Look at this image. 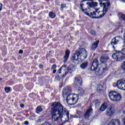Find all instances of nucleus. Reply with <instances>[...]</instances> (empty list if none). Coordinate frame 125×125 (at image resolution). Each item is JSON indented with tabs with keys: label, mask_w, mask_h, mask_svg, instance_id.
Wrapping results in <instances>:
<instances>
[{
	"label": "nucleus",
	"mask_w": 125,
	"mask_h": 125,
	"mask_svg": "<svg viewBox=\"0 0 125 125\" xmlns=\"http://www.w3.org/2000/svg\"><path fill=\"white\" fill-rule=\"evenodd\" d=\"M121 68L123 71H125V61L123 62Z\"/></svg>",
	"instance_id": "393cba45"
},
{
	"label": "nucleus",
	"mask_w": 125,
	"mask_h": 125,
	"mask_svg": "<svg viewBox=\"0 0 125 125\" xmlns=\"http://www.w3.org/2000/svg\"><path fill=\"white\" fill-rule=\"evenodd\" d=\"M101 88H102V86H101Z\"/></svg>",
	"instance_id": "ea45409f"
},
{
	"label": "nucleus",
	"mask_w": 125,
	"mask_h": 125,
	"mask_svg": "<svg viewBox=\"0 0 125 125\" xmlns=\"http://www.w3.org/2000/svg\"><path fill=\"white\" fill-rule=\"evenodd\" d=\"M82 83H83V81H82V78L80 76H77L75 78L74 83L76 87L82 85Z\"/></svg>",
	"instance_id": "9b49d317"
},
{
	"label": "nucleus",
	"mask_w": 125,
	"mask_h": 125,
	"mask_svg": "<svg viewBox=\"0 0 125 125\" xmlns=\"http://www.w3.org/2000/svg\"><path fill=\"white\" fill-rule=\"evenodd\" d=\"M53 73V74H55L56 73V70L54 69Z\"/></svg>",
	"instance_id": "72a5a7b5"
},
{
	"label": "nucleus",
	"mask_w": 125,
	"mask_h": 125,
	"mask_svg": "<svg viewBox=\"0 0 125 125\" xmlns=\"http://www.w3.org/2000/svg\"><path fill=\"white\" fill-rule=\"evenodd\" d=\"M81 91L82 93H83V92H84L83 90V89Z\"/></svg>",
	"instance_id": "e433bc0d"
},
{
	"label": "nucleus",
	"mask_w": 125,
	"mask_h": 125,
	"mask_svg": "<svg viewBox=\"0 0 125 125\" xmlns=\"http://www.w3.org/2000/svg\"><path fill=\"white\" fill-rule=\"evenodd\" d=\"M118 125H121V122L119 119H113L109 123L108 125H116V124Z\"/></svg>",
	"instance_id": "dca6fc26"
},
{
	"label": "nucleus",
	"mask_w": 125,
	"mask_h": 125,
	"mask_svg": "<svg viewBox=\"0 0 125 125\" xmlns=\"http://www.w3.org/2000/svg\"><path fill=\"white\" fill-rule=\"evenodd\" d=\"M4 90L6 93H9V92L11 91V90H10V87H6L4 88Z\"/></svg>",
	"instance_id": "b1692460"
},
{
	"label": "nucleus",
	"mask_w": 125,
	"mask_h": 125,
	"mask_svg": "<svg viewBox=\"0 0 125 125\" xmlns=\"http://www.w3.org/2000/svg\"><path fill=\"white\" fill-rule=\"evenodd\" d=\"M39 68H40V69H43V66H42V65L40 64V65H39Z\"/></svg>",
	"instance_id": "c85d7f7f"
},
{
	"label": "nucleus",
	"mask_w": 125,
	"mask_h": 125,
	"mask_svg": "<svg viewBox=\"0 0 125 125\" xmlns=\"http://www.w3.org/2000/svg\"><path fill=\"white\" fill-rule=\"evenodd\" d=\"M66 70H67V71H71L72 70V69L70 68H67L66 67V65H62L60 69H59L58 70V74H61V73H62V77H65L66 75H67V72H66Z\"/></svg>",
	"instance_id": "6e6552de"
},
{
	"label": "nucleus",
	"mask_w": 125,
	"mask_h": 125,
	"mask_svg": "<svg viewBox=\"0 0 125 125\" xmlns=\"http://www.w3.org/2000/svg\"><path fill=\"white\" fill-rule=\"evenodd\" d=\"M76 52H77V54L82 58L83 61V60L85 59L86 56H87V53L85 49L80 48L79 50L76 51Z\"/></svg>",
	"instance_id": "0eeeda50"
},
{
	"label": "nucleus",
	"mask_w": 125,
	"mask_h": 125,
	"mask_svg": "<svg viewBox=\"0 0 125 125\" xmlns=\"http://www.w3.org/2000/svg\"><path fill=\"white\" fill-rule=\"evenodd\" d=\"M91 113H92V108L90 107L85 112L84 117L86 119H88L89 116H90Z\"/></svg>",
	"instance_id": "a211bd4d"
},
{
	"label": "nucleus",
	"mask_w": 125,
	"mask_h": 125,
	"mask_svg": "<svg viewBox=\"0 0 125 125\" xmlns=\"http://www.w3.org/2000/svg\"><path fill=\"white\" fill-rule=\"evenodd\" d=\"M109 97L112 101H120L122 99V96L117 92L111 91L109 93Z\"/></svg>",
	"instance_id": "39448f33"
},
{
	"label": "nucleus",
	"mask_w": 125,
	"mask_h": 125,
	"mask_svg": "<svg viewBox=\"0 0 125 125\" xmlns=\"http://www.w3.org/2000/svg\"><path fill=\"white\" fill-rule=\"evenodd\" d=\"M98 60L95 59L91 67V71H95V74L97 76H101L104 72L108 71V65L107 64L103 63L102 66L99 67Z\"/></svg>",
	"instance_id": "20e7f679"
},
{
	"label": "nucleus",
	"mask_w": 125,
	"mask_h": 125,
	"mask_svg": "<svg viewBox=\"0 0 125 125\" xmlns=\"http://www.w3.org/2000/svg\"><path fill=\"white\" fill-rule=\"evenodd\" d=\"M66 7V4H61V8H65Z\"/></svg>",
	"instance_id": "cd10ccee"
},
{
	"label": "nucleus",
	"mask_w": 125,
	"mask_h": 125,
	"mask_svg": "<svg viewBox=\"0 0 125 125\" xmlns=\"http://www.w3.org/2000/svg\"><path fill=\"white\" fill-rule=\"evenodd\" d=\"M108 60H109V57H108V56H107V55L105 54V55H103L101 57L100 61V62H102V65H103V64H106L105 63H106V62H107Z\"/></svg>",
	"instance_id": "ddd939ff"
},
{
	"label": "nucleus",
	"mask_w": 125,
	"mask_h": 125,
	"mask_svg": "<svg viewBox=\"0 0 125 125\" xmlns=\"http://www.w3.org/2000/svg\"><path fill=\"white\" fill-rule=\"evenodd\" d=\"M0 10H1V8H2V4H0Z\"/></svg>",
	"instance_id": "2f4dec72"
},
{
	"label": "nucleus",
	"mask_w": 125,
	"mask_h": 125,
	"mask_svg": "<svg viewBox=\"0 0 125 125\" xmlns=\"http://www.w3.org/2000/svg\"><path fill=\"white\" fill-rule=\"evenodd\" d=\"M20 106L21 108H23V107H24V104H21Z\"/></svg>",
	"instance_id": "f704fd0d"
},
{
	"label": "nucleus",
	"mask_w": 125,
	"mask_h": 125,
	"mask_svg": "<svg viewBox=\"0 0 125 125\" xmlns=\"http://www.w3.org/2000/svg\"><path fill=\"white\" fill-rule=\"evenodd\" d=\"M121 41H123V39L121 37H117L112 39L111 43L112 45H115L118 44L119 42H121Z\"/></svg>",
	"instance_id": "f8f14e48"
},
{
	"label": "nucleus",
	"mask_w": 125,
	"mask_h": 125,
	"mask_svg": "<svg viewBox=\"0 0 125 125\" xmlns=\"http://www.w3.org/2000/svg\"><path fill=\"white\" fill-rule=\"evenodd\" d=\"M74 68H75V67H74V66H73V67H72V69H74Z\"/></svg>",
	"instance_id": "58836bf2"
},
{
	"label": "nucleus",
	"mask_w": 125,
	"mask_h": 125,
	"mask_svg": "<svg viewBox=\"0 0 125 125\" xmlns=\"http://www.w3.org/2000/svg\"><path fill=\"white\" fill-rule=\"evenodd\" d=\"M122 1H123V2H125V0H121Z\"/></svg>",
	"instance_id": "4c0bfd02"
},
{
	"label": "nucleus",
	"mask_w": 125,
	"mask_h": 125,
	"mask_svg": "<svg viewBox=\"0 0 125 125\" xmlns=\"http://www.w3.org/2000/svg\"><path fill=\"white\" fill-rule=\"evenodd\" d=\"M112 58L116 61H123L125 59V54L121 52L115 53L112 55Z\"/></svg>",
	"instance_id": "423d86ee"
},
{
	"label": "nucleus",
	"mask_w": 125,
	"mask_h": 125,
	"mask_svg": "<svg viewBox=\"0 0 125 125\" xmlns=\"http://www.w3.org/2000/svg\"><path fill=\"white\" fill-rule=\"evenodd\" d=\"M88 1H89V0H87Z\"/></svg>",
	"instance_id": "a19ab883"
},
{
	"label": "nucleus",
	"mask_w": 125,
	"mask_h": 125,
	"mask_svg": "<svg viewBox=\"0 0 125 125\" xmlns=\"http://www.w3.org/2000/svg\"><path fill=\"white\" fill-rule=\"evenodd\" d=\"M97 90H102V89H100V87L97 88Z\"/></svg>",
	"instance_id": "473e14b6"
},
{
	"label": "nucleus",
	"mask_w": 125,
	"mask_h": 125,
	"mask_svg": "<svg viewBox=\"0 0 125 125\" xmlns=\"http://www.w3.org/2000/svg\"><path fill=\"white\" fill-rule=\"evenodd\" d=\"M115 113V109L114 107H111L109 108H108L106 111V114L107 116H113Z\"/></svg>",
	"instance_id": "2eb2a0df"
},
{
	"label": "nucleus",
	"mask_w": 125,
	"mask_h": 125,
	"mask_svg": "<svg viewBox=\"0 0 125 125\" xmlns=\"http://www.w3.org/2000/svg\"><path fill=\"white\" fill-rule=\"evenodd\" d=\"M117 86L122 90H125V80H121L117 82Z\"/></svg>",
	"instance_id": "9d476101"
},
{
	"label": "nucleus",
	"mask_w": 125,
	"mask_h": 125,
	"mask_svg": "<svg viewBox=\"0 0 125 125\" xmlns=\"http://www.w3.org/2000/svg\"><path fill=\"white\" fill-rule=\"evenodd\" d=\"M81 57L79 55L77 54V52L76 51L74 56H72L71 60L75 63L76 64H79L80 62L83 61V58Z\"/></svg>",
	"instance_id": "1a4fd4ad"
},
{
	"label": "nucleus",
	"mask_w": 125,
	"mask_h": 125,
	"mask_svg": "<svg viewBox=\"0 0 125 125\" xmlns=\"http://www.w3.org/2000/svg\"><path fill=\"white\" fill-rule=\"evenodd\" d=\"M56 67H57L56 65L54 64L52 66V67H51V70H54V69H56Z\"/></svg>",
	"instance_id": "bb28decb"
},
{
	"label": "nucleus",
	"mask_w": 125,
	"mask_h": 125,
	"mask_svg": "<svg viewBox=\"0 0 125 125\" xmlns=\"http://www.w3.org/2000/svg\"><path fill=\"white\" fill-rule=\"evenodd\" d=\"M49 16L52 19H54V18H55L56 15H55V14H54V13H53V12H50L49 13Z\"/></svg>",
	"instance_id": "4be33fe9"
},
{
	"label": "nucleus",
	"mask_w": 125,
	"mask_h": 125,
	"mask_svg": "<svg viewBox=\"0 0 125 125\" xmlns=\"http://www.w3.org/2000/svg\"><path fill=\"white\" fill-rule=\"evenodd\" d=\"M41 112H42V106H38L36 108V113L37 114H40Z\"/></svg>",
	"instance_id": "5701e85b"
},
{
	"label": "nucleus",
	"mask_w": 125,
	"mask_h": 125,
	"mask_svg": "<svg viewBox=\"0 0 125 125\" xmlns=\"http://www.w3.org/2000/svg\"><path fill=\"white\" fill-rule=\"evenodd\" d=\"M99 43V40L96 41L94 43L92 44V47L91 48V50L94 51L95 49L97 48L98 46V44Z\"/></svg>",
	"instance_id": "6ab92c4d"
},
{
	"label": "nucleus",
	"mask_w": 125,
	"mask_h": 125,
	"mask_svg": "<svg viewBox=\"0 0 125 125\" xmlns=\"http://www.w3.org/2000/svg\"><path fill=\"white\" fill-rule=\"evenodd\" d=\"M24 124H25V125H29V122H28V121H25V122H24Z\"/></svg>",
	"instance_id": "c756f323"
},
{
	"label": "nucleus",
	"mask_w": 125,
	"mask_h": 125,
	"mask_svg": "<svg viewBox=\"0 0 125 125\" xmlns=\"http://www.w3.org/2000/svg\"><path fill=\"white\" fill-rule=\"evenodd\" d=\"M109 106H110L109 103H104L100 107V111H101V112H104V111H105L106 109H107V108H109Z\"/></svg>",
	"instance_id": "4468645a"
},
{
	"label": "nucleus",
	"mask_w": 125,
	"mask_h": 125,
	"mask_svg": "<svg viewBox=\"0 0 125 125\" xmlns=\"http://www.w3.org/2000/svg\"><path fill=\"white\" fill-rule=\"evenodd\" d=\"M71 93L72 89L69 86L65 87L62 89V96L64 98L66 97L67 104L75 105L79 100V97H78V95H73V94H71Z\"/></svg>",
	"instance_id": "7ed1b4c3"
},
{
	"label": "nucleus",
	"mask_w": 125,
	"mask_h": 125,
	"mask_svg": "<svg viewBox=\"0 0 125 125\" xmlns=\"http://www.w3.org/2000/svg\"><path fill=\"white\" fill-rule=\"evenodd\" d=\"M123 47L125 49V42H124V44L123 45Z\"/></svg>",
	"instance_id": "c9c22d12"
},
{
	"label": "nucleus",
	"mask_w": 125,
	"mask_h": 125,
	"mask_svg": "<svg viewBox=\"0 0 125 125\" xmlns=\"http://www.w3.org/2000/svg\"><path fill=\"white\" fill-rule=\"evenodd\" d=\"M90 34L92 35V36H95V35H96V33L94 30H90Z\"/></svg>",
	"instance_id": "a878e982"
},
{
	"label": "nucleus",
	"mask_w": 125,
	"mask_h": 125,
	"mask_svg": "<svg viewBox=\"0 0 125 125\" xmlns=\"http://www.w3.org/2000/svg\"><path fill=\"white\" fill-rule=\"evenodd\" d=\"M88 65V62H83L80 65V67H81V69L83 70V69H85L87 67Z\"/></svg>",
	"instance_id": "aec40b11"
},
{
	"label": "nucleus",
	"mask_w": 125,
	"mask_h": 125,
	"mask_svg": "<svg viewBox=\"0 0 125 125\" xmlns=\"http://www.w3.org/2000/svg\"><path fill=\"white\" fill-rule=\"evenodd\" d=\"M51 115L53 122L67 123L69 121V111L63 108L62 104L55 103L51 106Z\"/></svg>",
	"instance_id": "f03ea898"
},
{
	"label": "nucleus",
	"mask_w": 125,
	"mask_h": 125,
	"mask_svg": "<svg viewBox=\"0 0 125 125\" xmlns=\"http://www.w3.org/2000/svg\"><path fill=\"white\" fill-rule=\"evenodd\" d=\"M69 56H70V50H66L65 55L64 56V60H63L64 63H66V62L68 61V59Z\"/></svg>",
	"instance_id": "f3484780"
},
{
	"label": "nucleus",
	"mask_w": 125,
	"mask_h": 125,
	"mask_svg": "<svg viewBox=\"0 0 125 125\" xmlns=\"http://www.w3.org/2000/svg\"><path fill=\"white\" fill-rule=\"evenodd\" d=\"M86 0L82 1L81 3V9L84 14L89 15L91 18L94 19H100L102 18L106 14L111 7L110 1L108 0H99L100 4L101 7H103L102 10L101 8L94 9L95 11H92V8L97 6L98 3L96 2H86Z\"/></svg>",
	"instance_id": "f257e3e1"
},
{
	"label": "nucleus",
	"mask_w": 125,
	"mask_h": 125,
	"mask_svg": "<svg viewBox=\"0 0 125 125\" xmlns=\"http://www.w3.org/2000/svg\"><path fill=\"white\" fill-rule=\"evenodd\" d=\"M92 105H95L96 107H98L100 105V101L99 100H95L92 103Z\"/></svg>",
	"instance_id": "412c9836"
},
{
	"label": "nucleus",
	"mask_w": 125,
	"mask_h": 125,
	"mask_svg": "<svg viewBox=\"0 0 125 125\" xmlns=\"http://www.w3.org/2000/svg\"><path fill=\"white\" fill-rule=\"evenodd\" d=\"M19 53H20L21 54H22V53H23V50H20L19 51Z\"/></svg>",
	"instance_id": "7c9ffc66"
}]
</instances>
